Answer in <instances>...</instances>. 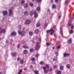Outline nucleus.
Listing matches in <instances>:
<instances>
[{"label":"nucleus","mask_w":74,"mask_h":74,"mask_svg":"<svg viewBox=\"0 0 74 74\" xmlns=\"http://www.w3.org/2000/svg\"><path fill=\"white\" fill-rule=\"evenodd\" d=\"M14 7H12L11 8V9H9V16H11V15H13V11H12V9H14Z\"/></svg>","instance_id":"f257e3e1"},{"label":"nucleus","mask_w":74,"mask_h":74,"mask_svg":"<svg viewBox=\"0 0 74 74\" xmlns=\"http://www.w3.org/2000/svg\"><path fill=\"white\" fill-rule=\"evenodd\" d=\"M18 34H20L22 36H24L25 34V32L23 31L21 32V30H19L18 31Z\"/></svg>","instance_id":"f03ea898"},{"label":"nucleus","mask_w":74,"mask_h":74,"mask_svg":"<svg viewBox=\"0 0 74 74\" xmlns=\"http://www.w3.org/2000/svg\"><path fill=\"white\" fill-rule=\"evenodd\" d=\"M31 23V21L29 19H27L25 20V25H29Z\"/></svg>","instance_id":"7ed1b4c3"},{"label":"nucleus","mask_w":74,"mask_h":74,"mask_svg":"<svg viewBox=\"0 0 74 74\" xmlns=\"http://www.w3.org/2000/svg\"><path fill=\"white\" fill-rule=\"evenodd\" d=\"M40 48V46L38 45V42H37L36 43V46L35 48L36 50H38Z\"/></svg>","instance_id":"20e7f679"},{"label":"nucleus","mask_w":74,"mask_h":74,"mask_svg":"<svg viewBox=\"0 0 74 74\" xmlns=\"http://www.w3.org/2000/svg\"><path fill=\"white\" fill-rule=\"evenodd\" d=\"M43 69L44 70V73H48V71H49V70H48V69H45V66H44L43 68Z\"/></svg>","instance_id":"39448f33"},{"label":"nucleus","mask_w":74,"mask_h":74,"mask_svg":"<svg viewBox=\"0 0 74 74\" xmlns=\"http://www.w3.org/2000/svg\"><path fill=\"white\" fill-rule=\"evenodd\" d=\"M6 31V30L5 29L1 30L0 31V33H1V34H2V33H5Z\"/></svg>","instance_id":"423d86ee"},{"label":"nucleus","mask_w":74,"mask_h":74,"mask_svg":"<svg viewBox=\"0 0 74 74\" xmlns=\"http://www.w3.org/2000/svg\"><path fill=\"white\" fill-rule=\"evenodd\" d=\"M45 68L46 69L48 70H49V65L47 64H46Z\"/></svg>","instance_id":"0eeeda50"},{"label":"nucleus","mask_w":74,"mask_h":74,"mask_svg":"<svg viewBox=\"0 0 74 74\" xmlns=\"http://www.w3.org/2000/svg\"><path fill=\"white\" fill-rule=\"evenodd\" d=\"M34 14L35 18H37V16H38V14H37V12H34Z\"/></svg>","instance_id":"6e6552de"},{"label":"nucleus","mask_w":74,"mask_h":74,"mask_svg":"<svg viewBox=\"0 0 74 74\" xmlns=\"http://www.w3.org/2000/svg\"><path fill=\"white\" fill-rule=\"evenodd\" d=\"M71 26V20H70L68 22V23L66 25L67 27H69V26Z\"/></svg>","instance_id":"1a4fd4ad"},{"label":"nucleus","mask_w":74,"mask_h":74,"mask_svg":"<svg viewBox=\"0 0 74 74\" xmlns=\"http://www.w3.org/2000/svg\"><path fill=\"white\" fill-rule=\"evenodd\" d=\"M3 15L4 16H5L6 15H7V14H8V12L6 11H4L3 12Z\"/></svg>","instance_id":"9d476101"},{"label":"nucleus","mask_w":74,"mask_h":74,"mask_svg":"<svg viewBox=\"0 0 74 74\" xmlns=\"http://www.w3.org/2000/svg\"><path fill=\"white\" fill-rule=\"evenodd\" d=\"M69 55H70L69 53H65L64 54V57H66V56H69Z\"/></svg>","instance_id":"9b49d317"},{"label":"nucleus","mask_w":74,"mask_h":74,"mask_svg":"<svg viewBox=\"0 0 74 74\" xmlns=\"http://www.w3.org/2000/svg\"><path fill=\"white\" fill-rule=\"evenodd\" d=\"M52 31H53V29H51L50 30H48L46 31V32L47 33H49L50 32H52Z\"/></svg>","instance_id":"f8f14e48"},{"label":"nucleus","mask_w":74,"mask_h":74,"mask_svg":"<svg viewBox=\"0 0 74 74\" xmlns=\"http://www.w3.org/2000/svg\"><path fill=\"white\" fill-rule=\"evenodd\" d=\"M34 14V12H33V11L32 10L30 12V13L29 14V15L31 16H32Z\"/></svg>","instance_id":"ddd939ff"},{"label":"nucleus","mask_w":74,"mask_h":74,"mask_svg":"<svg viewBox=\"0 0 74 74\" xmlns=\"http://www.w3.org/2000/svg\"><path fill=\"white\" fill-rule=\"evenodd\" d=\"M10 36H16V32H13L11 34Z\"/></svg>","instance_id":"4468645a"},{"label":"nucleus","mask_w":74,"mask_h":74,"mask_svg":"<svg viewBox=\"0 0 74 74\" xmlns=\"http://www.w3.org/2000/svg\"><path fill=\"white\" fill-rule=\"evenodd\" d=\"M56 8V5H55L53 4L52 6V10H54L55 8Z\"/></svg>","instance_id":"2eb2a0df"},{"label":"nucleus","mask_w":74,"mask_h":74,"mask_svg":"<svg viewBox=\"0 0 74 74\" xmlns=\"http://www.w3.org/2000/svg\"><path fill=\"white\" fill-rule=\"evenodd\" d=\"M29 34L30 36H32L33 34V33L32 32H29Z\"/></svg>","instance_id":"dca6fc26"},{"label":"nucleus","mask_w":74,"mask_h":74,"mask_svg":"<svg viewBox=\"0 0 74 74\" xmlns=\"http://www.w3.org/2000/svg\"><path fill=\"white\" fill-rule=\"evenodd\" d=\"M16 53H11V56L12 57H14V56L15 55H16Z\"/></svg>","instance_id":"f3484780"},{"label":"nucleus","mask_w":74,"mask_h":74,"mask_svg":"<svg viewBox=\"0 0 74 74\" xmlns=\"http://www.w3.org/2000/svg\"><path fill=\"white\" fill-rule=\"evenodd\" d=\"M28 5H27V3H25L24 4V8H27V6H28Z\"/></svg>","instance_id":"a211bd4d"},{"label":"nucleus","mask_w":74,"mask_h":74,"mask_svg":"<svg viewBox=\"0 0 74 74\" xmlns=\"http://www.w3.org/2000/svg\"><path fill=\"white\" fill-rule=\"evenodd\" d=\"M66 67L67 69H69L70 67V65L69 64H68L66 65Z\"/></svg>","instance_id":"6ab92c4d"},{"label":"nucleus","mask_w":74,"mask_h":74,"mask_svg":"<svg viewBox=\"0 0 74 74\" xmlns=\"http://www.w3.org/2000/svg\"><path fill=\"white\" fill-rule=\"evenodd\" d=\"M35 32L36 34H38V29H36L35 31Z\"/></svg>","instance_id":"aec40b11"},{"label":"nucleus","mask_w":74,"mask_h":74,"mask_svg":"<svg viewBox=\"0 0 74 74\" xmlns=\"http://www.w3.org/2000/svg\"><path fill=\"white\" fill-rule=\"evenodd\" d=\"M65 4H66L67 5L68 4H69V1L67 0H65Z\"/></svg>","instance_id":"412c9836"},{"label":"nucleus","mask_w":74,"mask_h":74,"mask_svg":"<svg viewBox=\"0 0 74 74\" xmlns=\"http://www.w3.org/2000/svg\"><path fill=\"white\" fill-rule=\"evenodd\" d=\"M71 41H72V40H71V39H70L68 41V42L69 44H71Z\"/></svg>","instance_id":"4be33fe9"},{"label":"nucleus","mask_w":74,"mask_h":74,"mask_svg":"<svg viewBox=\"0 0 74 74\" xmlns=\"http://www.w3.org/2000/svg\"><path fill=\"white\" fill-rule=\"evenodd\" d=\"M36 10L38 11H40V7H38L36 8Z\"/></svg>","instance_id":"5701e85b"},{"label":"nucleus","mask_w":74,"mask_h":74,"mask_svg":"<svg viewBox=\"0 0 74 74\" xmlns=\"http://www.w3.org/2000/svg\"><path fill=\"white\" fill-rule=\"evenodd\" d=\"M24 14L25 15H28V12H27V11L25 12Z\"/></svg>","instance_id":"b1692460"},{"label":"nucleus","mask_w":74,"mask_h":74,"mask_svg":"<svg viewBox=\"0 0 74 74\" xmlns=\"http://www.w3.org/2000/svg\"><path fill=\"white\" fill-rule=\"evenodd\" d=\"M60 30H61V31L60 32V33H61V35H62V36H63V31L62 30V29H61V28H60Z\"/></svg>","instance_id":"393cba45"},{"label":"nucleus","mask_w":74,"mask_h":74,"mask_svg":"<svg viewBox=\"0 0 74 74\" xmlns=\"http://www.w3.org/2000/svg\"><path fill=\"white\" fill-rule=\"evenodd\" d=\"M60 69L61 70H63V66H60Z\"/></svg>","instance_id":"a878e982"},{"label":"nucleus","mask_w":74,"mask_h":74,"mask_svg":"<svg viewBox=\"0 0 74 74\" xmlns=\"http://www.w3.org/2000/svg\"><path fill=\"white\" fill-rule=\"evenodd\" d=\"M27 51L26 50H25L23 51V53L25 55H26L27 53Z\"/></svg>","instance_id":"bb28decb"},{"label":"nucleus","mask_w":74,"mask_h":74,"mask_svg":"<svg viewBox=\"0 0 74 74\" xmlns=\"http://www.w3.org/2000/svg\"><path fill=\"white\" fill-rule=\"evenodd\" d=\"M21 73H22V69H21L19 70V72L18 73V74H21Z\"/></svg>","instance_id":"cd10ccee"},{"label":"nucleus","mask_w":74,"mask_h":74,"mask_svg":"<svg viewBox=\"0 0 74 74\" xmlns=\"http://www.w3.org/2000/svg\"><path fill=\"white\" fill-rule=\"evenodd\" d=\"M23 47L24 48H25V49L28 48V47H27V46L25 45H24V46H23Z\"/></svg>","instance_id":"c85d7f7f"},{"label":"nucleus","mask_w":74,"mask_h":74,"mask_svg":"<svg viewBox=\"0 0 74 74\" xmlns=\"http://www.w3.org/2000/svg\"><path fill=\"white\" fill-rule=\"evenodd\" d=\"M73 30H71L70 31H69V33L70 34H73Z\"/></svg>","instance_id":"c756f323"},{"label":"nucleus","mask_w":74,"mask_h":74,"mask_svg":"<svg viewBox=\"0 0 74 74\" xmlns=\"http://www.w3.org/2000/svg\"><path fill=\"white\" fill-rule=\"evenodd\" d=\"M37 2H38V3H40L42 1V0H35Z\"/></svg>","instance_id":"7c9ffc66"},{"label":"nucleus","mask_w":74,"mask_h":74,"mask_svg":"<svg viewBox=\"0 0 74 74\" xmlns=\"http://www.w3.org/2000/svg\"><path fill=\"white\" fill-rule=\"evenodd\" d=\"M54 54H56V56H58L59 55V53H58V52H56V53H55Z\"/></svg>","instance_id":"2f4dec72"},{"label":"nucleus","mask_w":74,"mask_h":74,"mask_svg":"<svg viewBox=\"0 0 74 74\" xmlns=\"http://www.w3.org/2000/svg\"><path fill=\"white\" fill-rule=\"evenodd\" d=\"M34 73L36 74H38V71L37 70H35L34 71Z\"/></svg>","instance_id":"473e14b6"},{"label":"nucleus","mask_w":74,"mask_h":74,"mask_svg":"<svg viewBox=\"0 0 74 74\" xmlns=\"http://www.w3.org/2000/svg\"><path fill=\"white\" fill-rule=\"evenodd\" d=\"M51 44H49L48 42L46 43V45L47 46H49V45H50Z\"/></svg>","instance_id":"72a5a7b5"},{"label":"nucleus","mask_w":74,"mask_h":74,"mask_svg":"<svg viewBox=\"0 0 74 74\" xmlns=\"http://www.w3.org/2000/svg\"><path fill=\"white\" fill-rule=\"evenodd\" d=\"M36 26L37 27H39L40 26V24L39 23H38L36 24Z\"/></svg>","instance_id":"f704fd0d"},{"label":"nucleus","mask_w":74,"mask_h":74,"mask_svg":"<svg viewBox=\"0 0 74 74\" xmlns=\"http://www.w3.org/2000/svg\"><path fill=\"white\" fill-rule=\"evenodd\" d=\"M33 49H31L30 50V52H33Z\"/></svg>","instance_id":"c9c22d12"},{"label":"nucleus","mask_w":74,"mask_h":74,"mask_svg":"<svg viewBox=\"0 0 74 74\" xmlns=\"http://www.w3.org/2000/svg\"><path fill=\"white\" fill-rule=\"evenodd\" d=\"M32 60V62H34V60H35V58H32V60Z\"/></svg>","instance_id":"e433bc0d"},{"label":"nucleus","mask_w":74,"mask_h":74,"mask_svg":"<svg viewBox=\"0 0 74 74\" xmlns=\"http://www.w3.org/2000/svg\"><path fill=\"white\" fill-rule=\"evenodd\" d=\"M40 55L38 54H36V55L35 56V57H36V58H38V57Z\"/></svg>","instance_id":"4c0bfd02"},{"label":"nucleus","mask_w":74,"mask_h":74,"mask_svg":"<svg viewBox=\"0 0 74 74\" xmlns=\"http://www.w3.org/2000/svg\"><path fill=\"white\" fill-rule=\"evenodd\" d=\"M57 74H61V72L60 71H58L57 72Z\"/></svg>","instance_id":"58836bf2"},{"label":"nucleus","mask_w":74,"mask_h":74,"mask_svg":"<svg viewBox=\"0 0 74 74\" xmlns=\"http://www.w3.org/2000/svg\"><path fill=\"white\" fill-rule=\"evenodd\" d=\"M23 60H21L20 61V63H21V64H23Z\"/></svg>","instance_id":"ea45409f"},{"label":"nucleus","mask_w":74,"mask_h":74,"mask_svg":"<svg viewBox=\"0 0 74 74\" xmlns=\"http://www.w3.org/2000/svg\"><path fill=\"white\" fill-rule=\"evenodd\" d=\"M40 64H41V65L43 64H44V62H43L41 61L40 62Z\"/></svg>","instance_id":"a19ab883"},{"label":"nucleus","mask_w":74,"mask_h":74,"mask_svg":"<svg viewBox=\"0 0 74 74\" xmlns=\"http://www.w3.org/2000/svg\"><path fill=\"white\" fill-rule=\"evenodd\" d=\"M30 5L31 7H33V4L32 3H31L30 4Z\"/></svg>","instance_id":"79ce46f5"},{"label":"nucleus","mask_w":74,"mask_h":74,"mask_svg":"<svg viewBox=\"0 0 74 74\" xmlns=\"http://www.w3.org/2000/svg\"><path fill=\"white\" fill-rule=\"evenodd\" d=\"M24 3H25V1L22 0L21 1V3H22V4H24Z\"/></svg>","instance_id":"37998d69"},{"label":"nucleus","mask_w":74,"mask_h":74,"mask_svg":"<svg viewBox=\"0 0 74 74\" xmlns=\"http://www.w3.org/2000/svg\"><path fill=\"white\" fill-rule=\"evenodd\" d=\"M61 17V14H60L59 15L58 17V18L59 19H60Z\"/></svg>","instance_id":"c03bdc74"},{"label":"nucleus","mask_w":74,"mask_h":74,"mask_svg":"<svg viewBox=\"0 0 74 74\" xmlns=\"http://www.w3.org/2000/svg\"><path fill=\"white\" fill-rule=\"evenodd\" d=\"M18 28L19 29H21V25H19L18 27Z\"/></svg>","instance_id":"a18cd8bd"},{"label":"nucleus","mask_w":74,"mask_h":74,"mask_svg":"<svg viewBox=\"0 0 74 74\" xmlns=\"http://www.w3.org/2000/svg\"><path fill=\"white\" fill-rule=\"evenodd\" d=\"M60 46H59L57 47V49H60Z\"/></svg>","instance_id":"49530a36"},{"label":"nucleus","mask_w":74,"mask_h":74,"mask_svg":"<svg viewBox=\"0 0 74 74\" xmlns=\"http://www.w3.org/2000/svg\"><path fill=\"white\" fill-rule=\"evenodd\" d=\"M52 71V68L51 67L50 68V69L49 70V71L50 72H51V71Z\"/></svg>","instance_id":"de8ad7c7"},{"label":"nucleus","mask_w":74,"mask_h":74,"mask_svg":"<svg viewBox=\"0 0 74 74\" xmlns=\"http://www.w3.org/2000/svg\"><path fill=\"white\" fill-rule=\"evenodd\" d=\"M20 47V44H18L17 46V48H19Z\"/></svg>","instance_id":"09e8293b"},{"label":"nucleus","mask_w":74,"mask_h":74,"mask_svg":"<svg viewBox=\"0 0 74 74\" xmlns=\"http://www.w3.org/2000/svg\"><path fill=\"white\" fill-rule=\"evenodd\" d=\"M57 68V66H56L55 65H54V66H53V68H54L56 69V68Z\"/></svg>","instance_id":"8fccbe9b"},{"label":"nucleus","mask_w":74,"mask_h":74,"mask_svg":"<svg viewBox=\"0 0 74 74\" xmlns=\"http://www.w3.org/2000/svg\"><path fill=\"white\" fill-rule=\"evenodd\" d=\"M8 42H9L8 41V40H6V44H8Z\"/></svg>","instance_id":"3c124183"},{"label":"nucleus","mask_w":74,"mask_h":74,"mask_svg":"<svg viewBox=\"0 0 74 74\" xmlns=\"http://www.w3.org/2000/svg\"><path fill=\"white\" fill-rule=\"evenodd\" d=\"M47 11V12H49L50 13V10H49V9H48Z\"/></svg>","instance_id":"603ef678"},{"label":"nucleus","mask_w":74,"mask_h":74,"mask_svg":"<svg viewBox=\"0 0 74 74\" xmlns=\"http://www.w3.org/2000/svg\"><path fill=\"white\" fill-rule=\"evenodd\" d=\"M27 70V68H25L24 69V70L25 71H26V70Z\"/></svg>","instance_id":"864d4df0"},{"label":"nucleus","mask_w":74,"mask_h":74,"mask_svg":"<svg viewBox=\"0 0 74 74\" xmlns=\"http://www.w3.org/2000/svg\"><path fill=\"white\" fill-rule=\"evenodd\" d=\"M30 69H33V66L32 65H31V66L30 67Z\"/></svg>","instance_id":"5fc2aeb1"},{"label":"nucleus","mask_w":74,"mask_h":74,"mask_svg":"<svg viewBox=\"0 0 74 74\" xmlns=\"http://www.w3.org/2000/svg\"><path fill=\"white\" fill-rule=\"evenodd\" d=\"M20 59H21V58H17V61H19V60H20Z\"/></svg>","instance_id":"6e6d98bb"},{"label":"nucleus","mask_w":74,"mask_h":74,"mask_svg":"<svg viewBox=\"0 0 74 74\" xmlns=\"http://www.w3.org/2000/svg\"><path fill=\"white\" fill-rule=\"evenodd\" d=\"M50 34H51V35H52L53 34V32H51L50 33Z\"/></svg>","instance_id":"4d7b16f0"},{"label":"nucleus","mask_w":74,"mask_h":74,"mask_svg":"<svg viewBox=\"0 0 74 74\" xmlns=\"http://www.w3.org/2000/svg\"><path fill=\"white\" fill-rule=\"evenodd\" d=\"M44 25H45V26H46H46H47V24H45Z\"/></svg>","instance_id":"13d9d810"},{"label":"nucleus","mask_w":74,"mask_h":74,"mask_svg":"<svg viewBox=\"0 0 74 74\" xmlns=\"http://www.w3.org/2000/svg\"><path fill=\"white\" fill-rule=\"evenodd\" d=\"M55 60H56L55 59V58H53V61H55Z\"/></svg>","instance_id":"bf43d9fd"},{"label":"nucleus","mask_w":74,"mask_h":74,"mask_svg":"<svg viewBox=\"0 0 74 74\" xmlns=\"http://www.w3.org/2000/svg\"><path fill=\"white\" fill-rule=\"evenodd\" d=\"M55 1H56V2H58V0H55Z\"/></svg>","instance_id":"052dcab7"},{"label":"nucleus","mask_w":74,"mask_h":74,"mask_svg":"<svg viewBox=\"0 0 74 74\" xmlns=\"http://www.w3.org/2000/svg\"><path fill=\"white\" fill-rule=\"evenodd\" d=\"M39 40L40 41H41V39H40V38H39Z\"/></svg>","instance_id":"680f3d73"},{"label":"nucleus","mask_w":74,"mask_h":74,"mask_svg":"<svg viewBox=\"0 0 74 74\" xmlns=\"http://www.w3.org/2000/svg\"><path fill=\"white\" fill-rule=\"evenodd\" d=\"M51 3H53V0H51Z\"/></svg>","instance_id":"e2e57ef3"},{"label":"nucleus","mask_w":74,"mask_h":74,"mask_svg":"<svg viewBox=\"0 0 74 74\" xmlns=\"http://www.w3.org/2000/svg\"><path fill=\"white\" fill-rule=\"evenodd\" d=\"M53 28H56V26H53Z\"/></svg>","instance_id":"0e129e2a"},{"label":"nucleus","mask_w":74,"mask_h":74,"mask_svg":"<svg viewBox=\"0 0 74 74\" xmlns=\"http://www.w3.org/2000/svg\"><path fill=\"white\" fill-rule=\"evenodd\" d=\"M52 49L53 50L54 49H55V47H53Z\"/></svg>","instance_id":"69168bd1"},{"label":"nucleus","mask_w":74,"mask_h":74,"mask_svg":"<svg viewBox=\"0 0 74 74\" xmlns=\"http://www.w3.org/2000/svg\"><path fill=\"white\" fill-rule=\"evenodd\" d=\"M10 40L11 41H13V40H12V39H11Z\"/></svg>","instance_id":"338daca9"},{"label":"nucleus","mask_w":74,"mask_h":74,"mask_svg":"<svg viewBox=\"0 0 74 74\" xmlns=\"http://www.w3.org/2000/svg\"><path fill=\"white\" fill-rule=\"evenodd\" d=\"M73 26H72L71 27V29H72V28H73Z\"/></svg>","instance_id":"774afa93"}]
</instances>
